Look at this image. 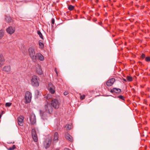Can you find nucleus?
<instances>
[{
	"label": "nucleus",
	"instance_id": "dca6fc26",
	"mask_svg": "<svg viewBox=\"0 0 150 150\" xmlns=\"http://www.w3.org/2000/svg\"><path fill=\"white\" fill-rule=\"evenodd\" d=\"M110 92L112 93H119L121 92V90L120 88H114L112 90H111Z\"/></svg>",
	"mask_w": 150,
	"mask_h": 150
},
{
	"label": "nucleus",
	"instance_id": "6ab92c4d",
	"mask_svg": "<svg viewBox=\"0 0 150 150\" xmlns=\"http://www.w3.org/2000/svg\"><path fill=\"white\" fill-rule=\"evenodd\" d=\"M72 127V125H67L66 126V128L67 130H69Z\"/></svg>",
	"mask_w": 150,
	"mask_h": 150
},
{
	"label": "nucleus",
	"instance_id": "2f4dec72",
	"mask_svg": "<svg viewBox=\"0 0 150 150\" xmlns=\"http://www.w3.org/2000/svg\"><path fill=\"white\" fill-rule=\"evenodd\" d=\"M145 55L144 54H142L141 56V57L142 59H144V58H145Z\"/></svg>",
	"mask_w": 150,
	"mask_h": 150
},
{
	"label": "nucleus",
	"instance_id": "f3484780",
	"mask_svg": "<svg viewBox=\"0 0 150 150\" xmlns=\"http://www.w3.org/2000/svg\"><path fill=\"white\" fill-rule=\"evenodd\" d=\"M58 134L57 132L54 133L53 140L54 141L58 140Z\"/></svg>",
	"mask_w": 150,
	"mask_h": 150
},
{
	"label": "nucleus",
	"instance_id": "7ed1b4c3",
	"mask_svg": "<svg viewBox=\"0 0 150 150\" xmlns=\"http://www.w3.org/2000/svg\"><path fill=\"white\" fill-rule=\"evenodd\" d=\"M31 85L34 86H38L39 84V82L38 77L35 75L33 76L31 80Z\"/></svg>",
	"mask_w": 150,
	"mask_h": 150
},
{
	"label": "nucleus",
	"instance_id": "c756f323",
	"mask_svg": "<svg viewBox=\"0 0 150 150\" xmlns=\"http://www.w3.org/2000/svg\"><path fill=\"white\" fill-rule=\"evenodd\" d=\"M36 134L35 132V130L34 129H33L32 130V135H33L34 134Z\"/></svg>",
	"mask_w": 150,
	"mask_h": 150
},
{
	"label": "nucleus",
	"instance_id": "473e14b6",
	"mask_svg": "<svg viewBox=\"0 0 150 150\" xmlns=\"http://www.w3.org/2000/svg\"><path fill=\"white\" fill-rule=\"evenodd\" d=\"M52 24H54V18H52Z\"/></svg>",
	"mask_w": 150,
	"mask_h": 150
},
{
	"label": "nucleus",
	"instance_id": "b1692460",
	"mask_svg": "<svg viewBox=\"0 0 150 150\" xmlns=\"http://www.w3.org/2000/svg\"><path fill=\"white\" fill-rule=\"evenodd\" d=\"M37 33L38 35H39L40 37L42 39H43L42 35L41 32L39 30L38 31Z\"/></svg>",
	"mask_w": 150,
	"mask_h": 150
},
{
	"label": "nucleus",
	"instance_id": "ddd939ff",
	"mask_svg": "<svg viewBox=\"0 0 150 150\" xmlns=\"http://www.w3.org/2000/svg\"><path fill=\"white\" fill-rule=\"evenodd\" d=\"M14 28H13L11 26H10L6 29L7 32L10 34H11L15 32Z\"/></svg>",
	"mask_w": 150,
	"mask_h": 150
},
{
	"label": "nucleus",
	"instance_id": "1a4fd4ad",
	"mask_svg": "<svg viewBox=\"0 0 150 150\" xmlns=\"http://www.w3.org/2000/svg\"><path fill=\"white\" fill-rule=\"evenodd\" d=\"M48 88L49 91L52 93L54 94L55 92L54 87L51 83L48 85Z\"/></svg>",
	"mask_w": 150,
	"mask_h": 150
},
{
	"label": "nucleus",
	"instance_id": "9b49d317",
	"mask_svg": "<svg viewBox=\"0 0 150 150\" xmlns=\"http://www.w3.org/2000/svg\"><path fill=\"white\" fill-rule=\"evenodd\" d=\"M2 70L5 72L9 73L11 70V67L10 65L5 66L3 67Z\"/></svg>",
	"mask_w": 150,
	"mask_h": 150
},
{
	"label": "nucleus",
	"instance_id": "f704fd0d",
	"mask_svg": "<svg viewBox=\"0 0 150 150\" xmlns=\"http://www.w3.org/2000/svg\"><path fill=\"white\" fill-rule=\"evenodd\" d=\"M68 94V92L67 91H65L64 93V94L65 95H67Z\"/></svg>",
	"mask_w": 150,
	"mask_h": 150
},
{
	"label": "nucleus",
	"instance_id": "7c9ffc66",
	"mask_svg": "<svg viewBox=\"0 0 150 150\" xmlns=\"http://www.w3.org/2000/svg\"><path fill=\"white\" fill-rule=\"evenodd\" d=\"M85 95H81L80 96V98L81 100L84 99L85 98Z\"/></svg>",
	"mask_w": 150,
	"mask_h": 150
},
{
	"label": "nucleus",
	"instance_id": "f03ea898",
	"mask_svg": "<svg viewBox=\"0 0 150 150\" xmlns=\"http://www.w3.org/2000/svg\"><path fill=\"white\" fill-rule=\"evenodd\" d=\"M45 112H43L41 111H40L41 118L44 120L47 119L49 115L52 112L53 109L50 105L49 103H47L45 105Z\"/></svg>",
	"mask_w": 150,
	"mask_h": 150
},
{
	"label": "nucleus",
	"instance_id": "4468645a",
	"mask_svg": "<svg viewBox=\"0 0 150 150\" xmlns=\"http://www.w3.org/2000/svg\"><path fill=\"white\" fill-rule=\"evenodd\" d=\"M65 138L67 140L70 142H72L73 140L72 137L67 133H66L65 134Z\"/></svg>",
	"mask_w": 150,
	"mask_h": 150
},
{
	"label": "nucleus",
	"instance_id": "9d476101",
	"mask_svg": "<svg viewBox=\"0 0 150 150\" xmlns=\"http://www.w3.org/2000/svg\"><path fill=\"white\" fill-rule=\"evenodd\" d=\"M30 121L31 125L34 124L36 122L35 116L34 114H32L30 117Z\"/></svg>",
	"mask_w": 150,
	"mask_h": 150
},
{
	"label": "nucleus",
	"instance_id": "a211bd4d",
	"mask_svg": "<svg viewBox=\"0 0 150 150\" xmlns=\"http://www.w3.org/2000/svg\"><path fill=\"white\" fill-rule=\"evenodd\" d=\"M33 138L34 140V141L35 142H37L38 141V138L37 137L36 134H35L33 135H32Z\"/></svg>",
	"mask_w": 150,
	"mask_h": 150
},
{
	"label": "nucleus",
	"instance_id": "5701e85b",
	"mask_svg": "<svg viewBox=\"0 0 150 150\" xmlns=\"http://www.w3.org/2000/svg\"><path fill=\"white\" fill-rule=\"evenodd\" d=\"M39 46L41 49H42L43 48L44 44L43 43L40 41L39 42Z\"/></svg>",
	"mask_w": 150,
	"mask_h": 150
},
{
	"label": "nucleus",
	"instance_id": "393cba45",
	"mask_svg": "<svg viewBox=\"0 0 150 150\" xmlns=\"http://www.w3.org/2000/svg\"><path fill=\"white\" fill-rule=\"evenodd\" d=\"M12 104L11 103H6L5 104V106L6 107H9Z\"/></svg>",
	"mask_w": 150,
	"mask_h": 150
},
{
	"label": "nucleus",
	"instance_id": "aec40b11",
	"mask_svg": "<svg viewBox=\"0 0 150 150\" xmlns=\"http://www.w3.org/2000/svg\"><path fill=\"white\" fill-rule=\"evenodd\" d=\"M4 34V30H0V39L3 37Z\"/></svg>",
	"mask_w": 150,
	"mask_h": 150
},
{
	"label": "nucleus",
	"instance_id": "c85d7f7f",
	"mask_svg": "<svg viewBox=\"0 0 150 150\" xmlns=\"http://www.w3.org/2000/svg\"><path fill=\"white\" fill-rule=\"evenodd\" d=\"M145 60L147 62L150 61V57H146L145 58Z\"/></svg>",
	"mask_w": 150,
	"mask_h": 150
},
{
	"label": "nucleus",
	"instance_id": "ea45409f",
	"mask_svg": "<svg viewBox=\"0 0 150 150\" xmlns=\"http://www.w3.org/2000/svg\"><path fill=\"white\" fill-rule=\"evenodd\" d=\"M1 105V103H0V105Z\"/></svg>",
	"mask_w": 150,
	"mask_h": 150
},
{
	"label": "nucleus",
	"instance_id": "423d86ee",
	"mask_svg": "<svg viewBox=\"0 0 150 150\" xmlns=\"http://www.w3.org/2000/svg\"><path fill=\"white\" fill-rule=\"evenodd\" d=\"M51 142V138H47L45 141L44 143V145L45 147L47 149L50 146Z\"/></svg>",
	"mask_w": 150,
	"mask_h": 150
},
{
	"label": "nucleus",
	"instance_id": "72a5a7b5",
	"mask_svg": "<svg viewBox=\"0 0 150 150\" xmlns=\"http://www.w3.org/2000/svg\"><path fill=\"white\" fill-rule=\"evenodd\" d=\"M4 113V111L2 110L0 111V114L2 115Z\"/></svg>",
	"mask_w": 150,
	"mask_h": 150
},
{
	"label": "nucleus",
	"instance_id": "4be33fe9",
	"mask_svg": "<svg viewBox=\"0 0 150 150\" xmlns=\"http://www.w3.org/2000/svg\"><path fill=\"white\" fill-rule=\"evenodd\" d=\"M127 81H132V77L131 76H127Z\"/></svg>",
	"mask_w": 150,
	"mask_h": 150
},
{
	"label": "nucleus",
	"instance_id": "2eb2a0df",
	"mask_svg": "<svg viewBox=\"0 0 150 150\" xmlns=\"http://www.w3.org/2000/svg\"><path fill=\"white\" fill-rule=\"evenodd\" d=\"M5 60L3 56L0 54V68L4 64Z\"/></svg>",
	"mask_w": 150,
	"mask_h": 150
},
{
	"label": "nucleus",
	"instance_id": "f8f14e48",
	"mask_svg": "<svg viewBox=\"0 0 150 150\" xmlns=\"http://www.w3.org/2000/svg\"><path fill=\"white\" fill-rule=\"evenodd\" d=\"M115 81V79L114 78H111L107 81L106 84L107 86H110L113 84Z\"/></svg>",
	"mask_w": 150,
	"mask_h": 150
},
{
	"label": "nucleus",
	"instance_id": "f257e3e1",
	"mask_svg": "<svg viewBox=\"0 0 150 150\" xmlns=\"http://www.w3.org/2000/svg\"><path fill=\"white\" fill-rule=\"evenodd\" d=\"M30 58L33 62H35L38 60L40 61H43L44 57L42 54L40 53L35 54V48L33 47H31L28 50Z\"/></svg>",
	"mask_w": 150,
	"mask_h": 150
},
{
	"label": "nucleus",
	"instance_id": "58836bf2",
	"mask_svg": "<svg viewBox=\"0 0 150 150\" xmlns=\"http://www.w3.org/2000/svg\"><path fill=\"white\" fill-rule=\"evenodd\" d=\"M1 114H0V119L1 118Z\"/></svg>",
	"mask_w": 150,
	"mask_h": 150
},
{
	"label": "nucleus",
	"instance_id": "cd10ccee",
	"mask_svg": "<svg viewBox=\"0 0 150 150\" xmlns=\"http://www.w3.org/2000/svg\"><path fill=\"white\" fill-rule=\"evenodd\" d=\"M118 98L120 99H122L123 100H124V97L122 96V95L119 96H118Z\"/></svg>",
	"mask_w": 150,
	"mask_h": 150
},
{
	"label": "nucleus",
	"instance_id": "4c0bfd02",
	"mask_svg": "<svg viewBox=\"0 0 150 150\" xmlns=\"http://www.w3.org/2000/svg\"><path fill=\"white\" fill-rule=\"evenodd\" d=\"M123 80L125 81V82H127V80H126V79H123Z\"/></svg>",
	"mask_w": 150,
	"mask_h": 150
},
{
	"label": "nucleus",
	"instance_id": "20e7f679",
	"mask_svg": "<svg viewBox=\"0 0 150 150\" xmlns=\"http://www.w3.org/2000/svg\"><path fill=\"white\" fill-rule=\"evenodd\" d=\"M32 97L31 93L29 91H27L25 93V103H30L31 101Z\"/></svg>",
	"mask_w": 150,
	"mask_h": 150
},
{
	"label": "nucleus",
	"instance_id": "a878e982",
	"mask_svg": "<svg viewBox=\"0 0 150 150\" xmlns=\"http://www.w3.org/2000/svg\"><path fill=\"white\" fill-rule=\"evenodd\" d=\"M74 6L72 5H70L68 7V9L70 11L72 10L74 8Z\"/></svg>",
	"mask_w": 150,
	"mask_h": 150
},
{
	"label": "nucleus",
	"instance_id": "39448f33",
	"mask_svg": "<svg viewBox=\"0 0 150 150\" xmlns=\"http://www.w3.org/2000/svg\"><path fill=\"white\" fill-rule=\"evenodd\" d=\"M51 104L54 108L58 109L59 108L60 103L57 99H54L52 100Z\"/></svg>",
	"mask_w": 150,
	"mask_h": 150
},
{
	"label": "nucleus",
	"instance_id": "c9c22d12",
	"mask_svg": "<svg viewBox=\"0 0 150 150\" xmlns=\"http://www.w3.org/2000/svg\"><path fill=\"white\" fill-rule=\"evenodd\" d=\"M64 150H71L68 148H65V149H64Z\"/></svg>",
	"mask_w": 150,
	"mask_h": 150
},
{
	"label": "nucleus",
	"instance_id": "e433bc0d",
	"mask_svg": "<svg viewBox=\"0 0 150 150\" xmlns=\"http://www.w3.org/2000/svg\"><path fill=\"white\" fill-rule=\"evenodd\" d=\"M55 72H56L57 75H58L56 69H55Z\"/></svg>",
	"mask_w": 150,
	"mask_h": 150
},
{
	"label": "nucleus",
	"instance_id": "412c9836",
	"mask_svg": "<svg viewBox=\"0 0 150 150\" xmlns=\"http://www.w3.org/2000/svg\"><path fill=\"white\" fill-rule=\"evenodd\" d=\"M6 19L8 22V23L11 22L12 21L11 17H6Z\"/></svg>",
	"mask_w": 150,
	"mask_h": 150
},
{
	"label": "nucleus",
	"instance_id": "0eeeda50",
	"mask_svg": "<svg viewBox=\"0 0 150 150\" xmlns=\"http://www.w3.org/2000/svg\"><path fill=\"white\" fill-rule=\"evenodd\" d=\"M35 67L36 71L38 74L41 75L43 74V72L40 65L38 64L36 65Z\"/></svg>",
	"mask_w": 150,
	"mask_h": 150
},
{
	"label": "nucleus",
	"instance_id": "bb28decb",
	"mask_svg": "<svg viewBox=\"0 0 150 150\" xmlns=\"http://www.w3.org/2000/svg\"><path fill=\"white\" fill-rule=\"evenodd\" d=\"M16 148V146L15 145H13L12 147H10L9 149V150H13Z\"/></svg>",
	"mask_w": 150,
	"mask_h": 150
},
{
	"label": "nucleus",
	"instance_id": "6e6552de",
	"mask_svg": "<svg viewBox=\"0 0 150 150\" xmlns=\"http://www.w3.org/2000/svg\"><path fill=\"white\" fill-rule=\"evenodd\" d=\"M24 119V117L22 116H20L18 118V122L19 125L20 126L23 125Z\"/></svg>",
	"mask_w": 150,
	"mask_h": 150
}]
</instances>
